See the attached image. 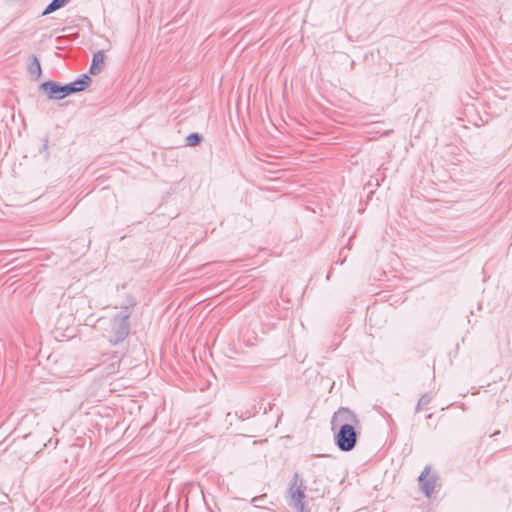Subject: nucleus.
<instances>
[{
	"label": "nucleus",
	"instance_id": "1",
	"mask_svg": "<svg viewBox=\"0 0 512 512\" xmlns=\"http://www.w3.org/2000/svg\"><path fill=\"white\" fill-rule=\"evenodd\" d=\"M305 490V481L300 477L299 473L296 472L293 475V479L287 491L288 505L296 512H310V508L305 501Z\"/></svg>",
	"mask_w": 512,
	"mask_h": 512
},
{
	"label": "nucleus",
	"instance_id": "2",
	"mask_svg": "<svg viewBox=\"0 0 512 512\" xmlns=\"http://www.w3.org/2000/svg\"><path fill=\"white\" fill-rule=\"evenodd\" d=\"M131 312L128 308L120 311L118 314L114 316L111 321V329L113 336L110 338V343L113 345H117L118 343L124 341V339L129 335L130 325L129 318Z\"/></svg>",
	"mask_w": 512,
	"mask_h": 512
},
{
	"label": "nucleus",
	"instance_id": "3",
	"mask_svg": "<svg viewBox=\"0 0 512 512\" xmlns=\"http://www.w3.org/2000/svg\"><path fill=\"white\" fill-rule=\"evenodd\" d=\"M337 429L338 432L335 434V443L337 447L343 452L353 450L358 439V433L356 432L355 427L342 426V428Z\"/></svg>",
	"mask_w": 512,
	"mask_h": 512
},
{
	"label": "nucleus",
	"instance_id": "4",
	"mask_svg": "<svg viewBox=\"0 0 512 512\" xmlns=\"http://www.w3.org/2000/svg\"><path fill=\"white\" fill-rule=\"evenodd\" d=\"M360 421L357 415L346 407H340L334 414L331 419L332 430H336L337 428H342V426H359Z\"/></svg>",
	"mask_w": 512,
	"mask_h": 512
},
{
	"label": "nucleus",
	"instance_id": "5",
	"mask_svg": "<svg viewBox=\"0 0 512 512\" xmlns=\"http://www.w3.org/2000/svg\"><path fill=\"white\" fill-rule=\"evenodd\" d=\"M430 469V466H426L418 477L420 489L427 498H431L438 480V476L431 473Z\"/></svg>",
	"mask_w": 512,
	"mask_h": 512
},
{
	"label": "nucleus",
	"instance_id": "6",
	"mask_svg": "<svg viewBox=\"0 0 512 512\" xmlns=\"http://www.w3.org/2000/svg\"><path fill=\"white\" fill-rule=\"evenodd\" d=\"M92 82L91 76L88 74H82L75 81L62 85L64 97H67L71 94L78 93L84 91Z\"/></svg>",
	"mask_w": 512,
	"mask_h": 512
},
{
	"label": "nucleus",
	"instance_id": "7",
	"mask_svg": "<svg viewBox=\"0 0 512 512\" xmlns=\"http://www.w3.org/2000/svg\"><path fill=\"white\" fill-rule=\"evenodd\" d=\"M39 90L45 93L50 100H62L64 99L63 87L62 85L54 82V81H46L43 82L39 86Z\"/></svg>",
	"mask_w": 512,
	"mask_h": 512
},
{
	"label": "nucleus",
	"instance_id": "8",
	"mask_svg": "<svg viewBox=\"0 0 512 512\" xmlns=\"http://www.w3.org/2000/svg\"><path fill=\"white\" fill-rule=\"evenodd\" d=\"M120 358L117 355L109 356L106 360H104L100 365V371L106 376L113 375L119 372L120 368Z\"/></svg>",
	"mask_w": 512,
	"mask_h": 512
},
{
	"label": "nucleus",
	"instance_id": "9",
	"mask_svg": "<svg viewBox=\"0 0 512 512\" xmlns=\"http://www.w3.org/2000/svg\"><path fill=\"white\" fill-rule=\"evenodd\" d=\"M69 2H70V0H52L47 5V7L44 9V11L42 12V15L45 16V15L51 14L54 11L65 7Z\"/></svg>",
	"mask_w": 512,
	"mask_h": 512
},
{
	"label": "nucleus",
	"instance_id": "10",
	"mask_svg": "<svg viewBox=\"0 0 512 512\" xmlns=\"http://www.w3.org/2000/svg\"><path fill=\"white\" fill-rule=\"evenodd\" d=\"M202 141V136L199 133H191L186 137L187 146H196Z\"/></svg>",
	"mask_w": 512,
	"mask_h": 512
},
{
	"label": "nucleus",
	"instance_id": "11",
	"mask_svg": "<svg viewBox=\"0 0 512 512\" xmlns=\"http://www.w3.org/2000/svg\"><path fill=\"white\" fill-rule=\"evenodd\" d=\"M431 401V397L428 394H424L419 399L416 409V412H419L424 406H427Z\"/></svg>",
	"mask_w": 512,
	"mask_h": 512
},
{
	"label": "nucleus",
	"instance_id": "12",
	"mask_svg": "<svg viewBox=\"0 0 512 512\" xmlns=\"http://www.w3.org/2000/svg\"><path fill=\"white\" fill-rule=\"evenodd\" d=\"M104 63V53L103 51H98L93 55L91 64H103Z\"/></svg>",
	"mask_w": 512,
	"mask_h": 512
},
{
	"label": "nucleus",
	"instance_id": "13",
	"mask_svg": "<svg viewBox=\"0 0 512 512\" xmlns=\"http://www.w3.org/2000/svg\"><path fill=\"white\" fill-rule=\"evenodd\" d=\"M103 66H90V75H98L101 73Z\"/></svg>",
	"mask_w": 512,
	"mask_h": 512
},
{
	"label": "nucleus",
	"instance_id": "14",
	"mask_svg": "<svg viewBox=\"0 0 512 512\" xmlns=\"http://www.w3.org/2000/svg\"><path fill=\"white\" fill-rule=\"evenodd\" d=\"M30 71L32 74H41V66H30Z\"/></svg>",
	"mask_w": 512,
	"mask_h": 512
},
{
	"label": "nucleus",
	"instance_id": "15",
	"mask_svg": "<svg viewBox=\"0 0 512 512\" xmlns=\"http://www.w3.org/2000/svg\"><path fill=\"white\" fill-rule=\"evenodd\" d=\"M262 497L263 496H260V497H254L252 499V503L254 504L255 507H260V504H258V501H261L262 500Z\"/></svg>",
	"mask_w": 512,
	"mask_h": 512
},
{
	"label": "nucleus",
	"instance_id": "16",
	"mask_svg": "<svg viewBox=\"0 0 512 512\" xmlns=\"http://www.w3.org/2000/svg\"><path fill=\"white\" fill-rule=\"evenodd\" d=\"M32 64H39L37 57H32Z\"/></svg>",
	"mask_w": 512,
	"mask_h": 512
}]
</instances>
